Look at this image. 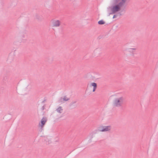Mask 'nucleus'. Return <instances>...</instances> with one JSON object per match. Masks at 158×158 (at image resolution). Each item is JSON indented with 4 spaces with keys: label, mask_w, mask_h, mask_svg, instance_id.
<instances>
[{
    "label": "nucleus",
    "mask_w": 158,
    "mask_h": 158,
    "mask_svg": "<svg viewBox=\"0 0 158 158\" xmlns=\"http://www.w3.org/2000/svg\"><path fill=\"white\" fill-rule=\"evenodd\" d=\"M50 25L53 28L58 27L61 25V22L59 20L53 19L51 20Z\"/></svg>",
    "instance_id": "2"
},
{
    "label": "nucleus",
    "mask_w": 158,
    "mask_h": 158,
    "mask_svg": "<svg viewBox=\"0 0 158 158\" xmlns=\"http://www.w3.org/2000/svg\"><path fill=\"white\" fill-rule=\"evenodd\" d=\"M122 5V4L121 2L113 5L111 8V11L112 13H115L120 11Z\"/></svg>",
    "instance_id": "3"
},
{
    "label": "nucleus",
    "mask_w": 158,
    "mask_h": 158,
    "mask_svg": "<svg viewBox=\"0 0 158 158\" xmlns=\"http://www.w3.org/2000/svg\"><path fill=\"white\" fill-rule=\"evenodd\" d=\"M47 121L46 119L44 118H43L41 120V124H42L41 127H43Z\"/></svg>",
    "instance_id": "8"
},
{
    "label": "nucleus",
    "mask_w": 158,
    "mask_h": 158,
    "mask_svg": "<svg viewBox=\"0 0 158 158\" xmlns=\"http://www.w3.org/2000/svg\"><path fill=\"white\" fill-rule=\"evenodd\" d=\"M69 99V98L66 97H64L63 98H62L60 100V102H62L64 101H67Z\"/></svg>",
    "instance_id": "6"
},
{
    "label": "nucleus",
    "mask_w": 158,
    "mask_h": 158,
    "mask_svg": "<svg viewBox=\"0 0 158 158\" xmlns=\"http://www.w3.org/2000/svg\"><path fill=\"white\" fill-rule=\"evenodd\" d=\"M105 23V21L103 20H100L99 21H98V24L99 25L104 24Z\"/></svg>",
    "instance_id": "9"
},
{
    "label": "nucleus",
    "mask_w": 158,
    "mask_h": 158,
    "mask_svg": "<svg viewBox=\"0 0 158 158\" xmlns=\"http://www.w3.org/2000/svg\"><path fill=\"white\" fill-rule=\"evenodd\" d=\"M111 129V127L110 126H101L99 127V130L101 132L109 131Z\"/></svg>",
    "instance_id": "4"
},
{
    "label": "nucleus",
    "mask_w": 158,
    "mask_h": 158,
    "mask_svg": "<svg viewBox=\"0 0 158 158\" xmlns=\"http://www.w3.org/2000/svg\"><path fill=\"white\" fill-rule=\"evenodd\" d=\"M130 50H135V48H131V49H130Z\"/></svg>",
    "instance_id": "11"
},
{
    "label": "nucleus",
    "mask_w": 158,
    "mask_h": 158,
    "mask_svg": "<svg viewBox=\"0 0 158 158\" xmlns=\"http://www.w3.org/2000/svg\"><path fill=\"white\" fill-rule=\"evenodd\" d=\"M56 112L60 114L63 112V109L61 107H59L56 110Z\"/></svg>",
    "instance_id": "7"
},
{
    "label": "nucleus",
    "mask_w": 158,
    "mask_h": 158,
    "mask_svg": "<svg viewBox=\"0 0 158 158\" xmlns=\"http://www.w3.org/2000/svg\"><path fill=\"white\" fill-rule=\"evenodd\" d=\"M90 89H93V91L94 92L97 87V84L94 82H92L88 85Z\"/></svg>",
    "instance_id": "5"
},
{
    "label": "nucleus",
    "mask_w": 158,
    "mask_h": 158,
    "mask_svg": "<svg viewBox=\"0 0 158 158\" xmlns=\"http://www.w3.org/2000/svg\"><path fill=\"white\" fill-rule=\"evenodd\" d=\"M124 101L123 97L120 94L116 95L113 100L112 104L114 107H122Z\"/></svg>",
    "instance_id": "1"
},
{
    "label": "nucleus",
    "mask_w": 158,
    "mask_h": 158,
    "mask_svg": "<svg viewBox=\"0 0 158 158\" xmlns=\"http://www.w3.org/2000/svg\"><path fill=\"white\" fill-rule=\"evenodd\" d=\"M117 17V15H114L113 16V19H114V18H116Z\"/></svg>",
    "instance_id": "10"
}]
</instances>
